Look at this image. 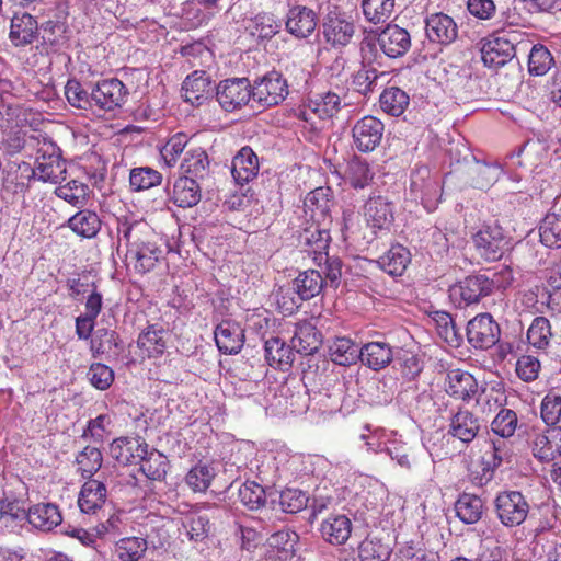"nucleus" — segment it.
I'll use <instances>...</instances> for the list:
<instances>
[{"mask_svg": "<svg viewBox=\"0 0 561 561\" xmlns=\"http://www.w3.org/2000/svg\"><path fill=\"white\" fill-rule=\"evenodd\" d=\"M360 346L348 337H335L329 345L330 359L340 366H351L359 360Z\"/></svg>", "mask_w": 561, "mask_h": 561, "instance_id": "40", "label": "nucleus"}, {"mask_svg": "<svg viewBox=\"0 0 561 561\" xmlns=\"http://www.w3.org/2000/svg\"><path fill=\"white\" fill-rule=\"evenodd\" d=\"M103 462V456L99 448L87 446L77 456L76 463L78 471L84 479H92V477L100 470Z\"/></svg>", "mask_w": 561, "mask_h": 561, "instance_id": "55", "label": "nucleus"}, {"mask_svg": "<svg viewBox=\"0 0 561 561\" xmlns=\"http://www.w3.org/2000/svg\"><path fill=\"white\" fill-rule=\"evenodd\" d=\"M339 94L328 91L308 99L307 107L321 119L333 117L342 107Z\"/></svg>", "mask_w": 561, "mask_h": 561, "instance_id": "45", "label": "nucleus"}, {"mask_svg": "<svg viewBox=\"0 0 561 561\" xmlns=\"http://www.w3.org/2000/svg\"><path fill=\"white\" fill-rule=\"evenodd\" d=\"M215 342L218 350L227 355L240 353L244 345V330L230 319L222 320L214 331Z\"/></svg>", "mask_w": 561, "mask_h": 561, "instance_id": "13", "label": "nucleus"}, {"mask_svg": "<svg viewBox=\"0 0 561 561\" xmlns=\"http://www.w3.org/2000/svg\"><path fill=\"white\" fill-rule=\"evenodd\" d=\"M37 179L42 182L60 183L66 180V161L61 158L60 148L51 140L44 139L37 149Z\"/></svg>", "mask_w": 561, "mask_h": 561, "instance_id": "5", "label": "nucleus"}, {"mask_svg": "<svg viewBox=\"0 0 561 561\" xmlns=\"http://www.w3.org/2000/svg\"><path fill=\"white\" fill-rule=\"evenodd\" d=\"M427 38L440 45H449L458 37V25L445 13H433L425 19Z\"/></svg>", "mask_w": 561, "mask_h": 561, "instance_id": "15", "label": "nucleus"}, {"mask_svg": "<svg viewBox=\"0 0 561 561\" xmlns=\"http://www.w3.org/2000/svg\"><path fill=\"white\" fill-rule=\"evenodd\" d=\"M26 518L35 528L44 531L54 529L62 520L59 507L53 503H38L31 506Z\"/></svg>", "mask_w": 561, "mask_h": 561, "instance_id": "33", "label": "nucleus"}, {"mask_svg": "<svg viewBox=\"0 0 561 561\" xmlns=\"http://www.w3.org/2000/svg\"><path fill=\"white\" fill-rule=\"evenodd\" d=\"M146 230H148V225L145 221H128L126 218L119 220L117 227L118 234L127 243L126 260L139 274L152 271L162 254L156 243L140 239V234Z\"/></svg>", "mask_w": 561, "mask_h": 561, "instance_id": "1", "label": "nucleus"}, {"mask_svg": "<svg viewBox=\"0 0 561 561\" xmlns=\"http://www.w3.org/2000/svg\"><path fill=\"white\" fill-rule=\"evenodd\" d=\"M106 486L96 479L88 480L80 490L78 505L81 512L94 514L106 501Z\"/></svg>", "mask_w": 561, "mask_h": 561, "instance_id": "31", "label": "nucleus"}, {"mask_svg": "<svg viewBox=\"0 0 561 561\" xmlns=\"http://www.w3.org/2000/svg\"><path fill=\"white\" fill-rule=\"evenodd\" d=\"M377 44L390 58L403 56L411 47V36L405 28L388 24L378 35Z\"/></svg>", "mask_w": 561, "mask_h": 561, "instance_id": "16", "label": "nucleus"}, {"mask_svg": "<svg viewBox=\"0 0 561 561\" xmlns=\"http://www.w3.org/2000/svg\"><path fill=\"white\" fill-rule=\"evenodd\" d=\"M496 285L493 278L483 273L466 276L448 289L449 299L457 308H466L479 304L493 294Z\"/></svg>", "mask_w": 561, "mask_h": 561, "instance_id": "2", "label": "nucleus"}, {"mask_svg": "<svg viewBox=\"0 0 561 561\" xmlns=\"http://www.w3.org/2000/svg\"><path fill=\"white\" fill-rule=\"evenodd\" d=\"M379 103L385 113L391 116H400L408 107L410 98L402 89L389 87L380 94Z\"/></svg>", "mask_w": 561, "mask_h": 561, "instance_id": "48", "label": "nucleus"}, {"mask_svg": "<svg viewBox=\"0 0 561 561\" xmlns=\"http://www.w3.org/2000/svg\"><path fill=\"white\" fill-rule=\"evenodd\" d=\"M480 430V419L467 409L460 408L449 419L448 434L463 444L471 443Z\"/></svg>", "mask_w": 561, "mask_h": 561, "instance_id": "17", "label": "nucleus"}, {"mask_svg": "<svg viewBox=\"0 0 561 561\" xmlns=\"http://www.w3.org/2000/svg\"><path fill=\"white\" fill-rule=\"evenodd\" d=\"M162 174L150 167H136L129 171V186L133 192H142L162 183Z\"/></svg>", "mask_w": 561, "mask_h": 561, "instance_id": "49", "label": "nucleus"}, {"mask_svg": "<svg viewBox=\"0 0 561 561\" xmlns=\"http://www.w3.org/2000/svg\"><path fill=\"white\" fill-rule=\"evenodd\" d=\"M211 80L205 71H194L182 84V98L193 106L202 105L211 95Z\"/></svg>", "mask_w": 561, "mask_h": 561, "instance_id": "22", "label": "nucleus"}, {"mask_svg": "<svg viewBox=\"0 0 561 561\" xmlns=\"http://www.w3.org/2000/svg\"><path fill=\"white\" fill-rule=\"evenodd\" d=\"M364 216L374 229H388L393 221L392 203L385 196L373 195L364 205Z\"/></svg>", "mask_w": 561, "mask_h": 561, "instance_id": "20", "label": "nucleus"}, {"mask_svg": "<svg viewBox=\"0 0 561 561\" xmlns=\"http://www.w3.org/2000/svg\"><path fill=\"white\" fill-rule=\"evenodd\" d=\"M265 358L270 366L288 370L295 360V351L279 337H271L264 343Z\"/></svg>", "mask_w": 561, "mask_h": 561, "instance_id": "37", "label": "nucleus"}, {"mask_svg": "<svg viewBox=\"0 0 561 561\" xmlns=\"http://www.w3.org/2000/svg\"><path fill=\"white\" fill-rule=\"evenodd\" d=\"M493 510L501 525L505 528H515L527 519L530 505L520 491L505 490L495 495Z\"/></svg>", "mask_w": 561, "mask_h": 561, "instance_id": "3", "label": "nucleus"}, {"mask_svg": "<svg viewBox=\"0 0 561 561\" xmlns=\"http://www.w3.org/2000/svg\"><path fill=\"white\" fill-rule=\"evenodd\" d=\"M280 510L288 514H295L306 508L309 496L298 489H286L274 496Z\"/></svg>", "mask_w": 561, "mask_h": 561, "instance_id": "59", "label": "nucleus"}, {"mask_svg": "<svg viewBox=\"0 0 561 561\" xmlns=\"http://www.w3.org/2000/svg\"><path fill=\"white\" fill-rule=\"evenodd\" d=\"M322 344L321 332L309 321L297 324L295 334L291 339V346L295 352L311 355L316 353Z\"/></svg>", "mask_w": 561, "mask_h": 561, "instance_id": "29", "label": "nucleus"}, {"mask_svg": "<svg viewBox=\"0 0 561 561\" xmlns=\"http://www.w3.org/2000/svg\"><path fill=\"white\" fill-rule=\"evenodd\" d=\"M455 512L462 523L476 524L483 515L484 504L480 496L463 493L455 503Z\"/></svg>", "mask_w": 561, "mask_h": 561, "instance_id": "44", "label": "nucleus"}, {"mask_svg": "<svg viewBox=\"0 0 561 561\" xmlns=\"http://www.w3.org/2000/svg\"><path fill=\"white\" fill-rule=\"evenodd\" d=\"M167 335L168 332L161 325L150 324L138 335L137 346L149 358L160 357L167 348Z\"/></svg>", "mask_w": 561, "mask_h": 561, "instance_id": "32", "label": "nucleus"}, {"mask_svg": "<svg viewBox=\"0 0 561 561\" xmlns=\"http://www.w3.org/2000/svg\"><path fill=\"white\" fill-rule=\"evenodd\" d=\"M216 510V507L208 505L187 518L184 527L191 540L201 542L208 536L211 528L210 517H214Z\"/></svg>", "mask_w": 561, "mask_h": 561, "instance_id": "43", "label": "nucleus"}, {"mask_svg": "<svg viewBox=\"0 0 561 561\" xmlns=\"http://www.w3.org/2000/svg\"><path fill=\"white\" fill-rule=\"evenodd\" d=\"M128 90L125 84L116 79L102 80L91 90L94 113L112 112L122 107L126 102Z\"/></svg>", "mask_w": 561, "mask_h": 561, "instance_id": "10", "label": "nucleus"}, {"mask_svg": "<svg viewBox=\"0 0 561 561\" xmlns=\"http://www.w3.org/2000/svg\"><path fill=\"white\" fill-rule=\"evenodd\" d=\"M322 539L333 546L344 545L352 534V522L346 515H331L320 524Z\"/></svg>", "mask_w": 561, "mask_h": 561, "instance_id": "27", "label": "nucleus"}, {"mask_svg": "<svg viewBox=\"0 0 561 561\" xmlns=\"http://www.w3.org/2000/svg\"><path fill=\"white\" fill-rule=\"evenodd\" d=\"M362 8L365 18L371 23L386 22L394 9V0H363Z\"/></svg>", "mask_w": 561, "mask_h": 561, "instance_id": "62", "label": "nucleus"}, {"mask_svg": "<svg viewBox=\"0 0 561 561\" xmlns=\"http://www.w3.org/2000/svg\"><path fill=\"white\" fill-rule=\"evenodd\" d=\"M374 173L368 162L362 158H352L346 168V181L352 187L358 190L368 186L373 180Z\"/></svg>", "mask_w": 561, "mask_h": 561, "instance_id": "53", "label": "nucleus"}, {"mask_svg": "<svg viewBox=\"0 0 561 561\" xmlns=\"http://www.w3.org/2000/svg\"><path fill=\"white\" fill-rule=\"evenodd\" d=\"M540 241L548 248H561V214L548 213L539 226Z\"/></svg>", "mask_w": 561, "mask_h": 561, "instance_id": "51", "label": "nucleus"}, {"mask_svg": "<svg viewBox=\"0 0 561 561\" xmlns=\"http://www.w3.org/2000/svg\"><path fill=\"white\" fill-rule=\"evenodd\" d=\"M393 360L401 377L407 381L415 380L424 367L421 356L411 350H398L394 353Z\"/></svg>", "mask_w": 561, "mask_h": 561, "instance_id": "46", "label": "nucleus"}, {"mask_svg": "<svg viewBox=\"0 0 561 561\" xmlns=\"http://www.w3.org/2000/svg\"><path fill=\"white\" fill-rule=\"evenodd\" d=\"M445 390L451 398L469 402L477 398L479 385L470 373L462 369H451L446 375Z\"/></svg>", "mask_w": 561, "mask_h": 561, "instance_id": "12", "label": "nucleus"}, {"mask_svg": "<svg viewBox=\"0 0 561 561\" xmlns=\"http://www.w3.org/2000/svg\"><path fill=\"white\" fill-rule=\"evenodd\" d=\"M293 285L294 290L299 295L298 299L306 301L318 296L322 291L325 280L319 271L307 270L299 273V275L293 280Z\"/></svg>", "mask_w": 561, "mask_h": 561, "instance_id": "41", "label": "nucleus"}, {"mask_svg": "<svg viewBox=\"0 0 561 561\" xmlns=\"http://www.w3.org/2000/svg\"><path fill=\"white\" fill-rule=\"evenodd\" d=\"M411 262V253L402 244H392L390 249L377 260L378 266L391 276H401Z\"/></svg>", "mask_w": 561, "mask_h": 561, "instance_id": "38", "label": "nucleus"}, {"mask_svg": "<svg viewBox=\"0 0 561 561\" xmlns=\"http://www.w3.org/2000/svg\"><path fill=\"white\" fill-rule=\"evenodd\" d=\"M168 196L178 207L191 208L199 203L202 191L196 179L184 175L174 181Z\"/></svg>", "mask_w": 561, "mask_h": 561, "instance_id": "26", "label": "nucleus"}, {"mask_svg": "<svg viewBox=\"0 0 561 561\" xmlns=\"http://www.w3.org/2000/svg\"><path fill=\"white\" fill-rule=\"evenodd\" d=\"M410 191L415 198H420L424 208L432 211L438 203L439 183L425 178L422 171L411 176Z\"/></svg>", "mask_w": 561, "mask_h": 561, "instance_id": "30", "label": "nucleus"}, {"mask_svg": "<svg viewBox=\"0 0 561 561\" xmlns=\"http://www.w3.org/2000/svg\"><path fill=\"white\" fill-rule=\"evenodd\" d=\"M252 88L253 101L263 107L278 105L288 95L287 80L278 71H270L254 80Z\"/></svg>", "mask_w": 561, "mask_h": 561, "instance_id": "8", "label": "nucleus"}, {"mask_svg": "<svg viewBox=\"0 0 561 561\" xmlns=\"http://www.w3.org/2000/svg\"><path fill=\"white\" fill-rule=\"evenodd\" d=\"M330 239L328 224L321 222H312L298 237L299 243L305 248V251L313 253L316 255L314 260L320 262L323 260V254L329 248Z\"/></svg>", "mask_w": 561, "mask_h": 561, "instance_id": "21", "label": "nucleus"}, {"mask_svg": "<svg viewBox=\"0 0 561 561\" xmlns=\"http://www.w3.org/2000/svg\"><path fill=\"white\" fill-rule=\"evenodd\" d=\"M383 131L385 125L379 118L366 115L352 127L353 144L360 152H371L381 144Z\"/></svg>", "mask_w": 561, "mask_h": 561, "instance_id": "11", "label": "nucleus"}, {"mask_svg": "<svg viewBox=\"0 0 561 561\" xmlns=\"http://www.w3.org/2000/svg\"><path fill=\"white\" fill-rule=\"evenodd\" d=\"M148 444L140 438L119 437L110 445L111 456L121 465L128 466L138 462L140 453L146 455Z\"/></svg>", "mask_w": 561, "mask_h": 561, "instance_id": "28", "label": "nucleus"}, {"mask_svg": "<svg viewBox=\"0 0 561 561\" xmlns=\"http://www.w3.org/2000/svg\"><path fill=\"white\" fill-rule=\"evenodd\" d=\"M67 23L60 18L49 19L39 26V36L44 44L59 48L66 43Z\"/></svg>", "mask_w": 561, "mask_h": 561, "instance_id": "54", "label": "nucleus"}, {"mask_svg": "<svg viewBox=\"0 0 561 561\" xmlns=\"http://www.w3.org/2000/svg\"><path fill=\"white\" fill-rule=\"evenodd\" d=\"M466 336L476 350H489L500 342L501 329L490 313H480L467 323Z\"/></svg>", "mask_w": 561, "mask_h": 561, "instance_id": "9", "label": "nucleus"}, {"mask_svg": "<svg viewBox=\"0 0 561 561\" xmlns=\"http://www.w3.org/2000/svg\"><path fill=\"white\" fill-rule=\"evenodd\" d=\"M515 56V45L512 39L505 36H494L483 42L481 58L483 64L490 68L504 66Z\"/></svg>", "mask_w": 561, "mask_h": 561, "instance_id": "14", "label": "nucleus"}, {"mask_svg": "<svg viewBox=\"0 0 561 561\" xmlns=\"http://www.w3.org/2000/svg\"><path fill=\"white\" fill-rule=\"evenodd\" d=\"M282 28V22L271 13H260L250 20L247 30L259 41H268Z\"/></svg>", "mask_w": 561, "mask_h": 561, "instance_id": "47", "label": "nucleus"}, {"mask_svg": "<svg viewBox=\"0 0 561 561\" xmlns=\"http://www.w3.org/2000/svg\"><path fill=\"white\" fill-rule=\"evenodd\" d=\"M333 199L330 187H317L307 194L304 206L313 222L330 224Z\"/></svg>", "mask_w": 561, "mask_h": 561, "instance_id": "24", "label": "nucleus"}, {"mask_svg": "<svg viewBox=\"0 0 561 561\" xmlns=\"http://www.w3.org/2000/svg\"><path fill=\"white\" fill-rule=\"evenodd\" d=\"M215 477V470L210 465L198 462L186 474V484L194 492H205Z\"/></svg>", "mask_w": 561, "mask_h": 561, "instance_id": "61", "label": "nucleus"}, {"mask_svg": "<svg viewBox=\"0 0 561 561\" xmlns=\"http://www.w3.org/2000/svg\"><path fill=\"white\" fill-rule=\"evenodd\" d=\"M208 167V156L201 148L187 151L183 162L181 163V170L183 173L196 180H202L207 175Z\"/></svg>", "mask_w": 561, "mask_h": 561, "instance_id": "50", "label": "nucleus"}, {"mask_svg": "<svg viewBox=\"0 0 561 561\" xmlns=\"http://www.w3.org/2000/svg\"><path fill=\"white\" fill-rule=\"evenodd\" d=\"M530 445L534 457L539 461L554 460L557 455H561V427H551L545 432L535 433Z\"/></svg>", "mask_w": 561, "mask_h": 561, "instance_id": "18", "label": "nucleus"}, {"mask_svg": "<svg viewBox=\"0 0 561 561\" xmlns=\"http://www.w3.org/2000/svg\"><path fill=\"white\" fill-rule=\"evenodd\" d=\"M220 0H186L183 3V14L186 18L197 20L198 25L207 22L210 18L220 11Z\"/></svg>", "mask_w": 561, "mask_h": 561, "instance_id": "52", "label": "nucleus"}, {"mask_svg": "<svg viewBox=\"0 0 561 561\" xmlns=\"http://www.w3.org/2000/svg\"><path fill=\"white\" fill-rule=\"evenodd\" d=\"M259 172V159L254 151L245 146L232 159L231 173L239 183H248Z\"/></svg>", "mask_w": 561, "mask_h": 561, "instance_id": "36", "label": "nucleus"}, {"mask_svg": "<svg viewBox=\"0 0 561 561\" xmlns=\"http://www.w3.org/2000/svg\"><path fill=\"white\" fill-rule=\"evenodd\" d=\"M472 241L478 254L486 262L501 260L508 245L504 230L497 221L482 225L472 236Z\"/></svg>", "mask_w": 561, "mask_h": 561, "instance_id": "6", "label": "nucleus"}, {"mask_svg": "<svg viewBox=\"0 0 561 561\" xmlns=\"http://www.w3.org/2000/svg\"><path fill=\"white\" fill-rule=\"evenodd\" d=\"M554 65L550 50L542 44H535L528 55V71L531 76H545Z\"/></svg>", "mask_w": 561, "mask_h": 561, "instance_id": "56", "label": "nucleus"}, {"mask_svg": "<svg viewBox=\"0 0 561 561\" xmlns=\"http://www.w3.org/2000/svg\"><path fill=\"white\" fill-rule=\"evenodd\" d=\"M147 550V541L140 537H126L116 542L115 553L119 561H139Z\"/></svg>", "mask_w": 561, "mask_h": 561, "instance_id": "57", "label": "nucleus"}, {"mask_svg": "<svg viewBox=\"0 0 561 561\" xmlns=\"http://www.w3.org/2000/svg\"><path fill=\"white\" fill-rule=\"evenodd\" d=\"M113 347H119V336L114 330L99 329L90 340V351L94 358L110 352Z\"/></svg>", "mask_w": 561, "mask_h": 561, "instance_id": "63", "label": "nucleus"}, {"mask_svg": "<svg viewBox=\"0 0 561 561\" xmlns=\"http://www.w3.org/2000/svg\"><path fill=\"white\" fill-rule=\"evenodd\" d=\"M251 99L253 100V88L248 78L221 80L216 87V100L226 112L242 108Z\"/></svg>", "mask_w": 561, "mask_h": 561, "instance_id": "7", "label": "nucleus"}, {"mask_svg": "<svg viewBox=\"0 0 561 561\" xmlns=\"http://www.w3.org/2000/svg\"><path fill=\"white\" fill-rule=\"evenodd\" d=\"M551 335L550 322L545 317H536L527 331L529 344L538 350H543L549 345Z\"/></svg>", "mask_w": 561, "mask_h": 561, "instance_id": "64", "label": "nucleus"}, {"mask_svg": "<svg viewBox=\"0 0 561 561\" xmlns=\"http://www.w3.org/2000/svg\"><path fill=\"white\" fill-rule=\"evenodd\" d=\"M323 35L333 47H344L350 44L355 33V26L345 12L330 2L322 7Z\"/></svg>", "mask_w": 561, "mask_h": 561, "instance_id": "4", "label": "nucleus"}, {"mask_svg": "<svg viewBox=\"0 0 561 561\" xmlns=\"http://www.w3.org/2000/svg\"><path fill=\"white\" fill-rule=\"evenodd\" d=\"M55 195L71 206L80 208L87 204L88 186L77 180H72L65 185L56 187Z\"/></svg>", "mask_w": 561, "mask_h": 561, "instance_id": "60", "label": "nucleus"}, {"mask_svg": "<svg viewBox=\"0 0 561 561\" xmlns=\"http://www.w3.org/2000/svg\"><path fill=\"white\" fill-rule=\"evenodd\" d=\"M391 552L390 545L377 537L365 539L358 547V556L362 561H387Z\"/></svg>", "mask_w": 561, "mask_h": 561, "instance_id": "58", "label": "nucleus"}, {"mask_svg": "<svg viewBox=\"0 0 561 561\" xmlns=\"http://www.w3.org/2000/svg\"><path fill=\"white\" fill-rule=\"evenodd\" d=\"M276 493H266L264 488L254 481L244 482L239 489V499L241 503L250 511H256L270 503L271 508H275Z\"/></svg>", "mask_w": 561, "mask_h": 561, "instance_id": "39", "label": "nucleus"}, {"mask_svg": "<svg viewBox=\"0 0 561 561\" xmlns=\"http://www.w3.org/2000/svg\"><path fill=\"white\" fill-rule=\"evenodd\" d=\"M393 357V348L386 341L367 342L360 346L359 362L374 371L386 368Z\"/></svg>", "mask_w": 561, "mask_h": 561, "instance_id": "23", "label": "nucleus"}, {"mask_svg": "<svg viewBox=\"0 0 561 561\" xmlns=\"http://www.w3.org/2000/svg\"><path fill=\"white\" fill-rule=\"evenodd\" d=\"M138 461L140 462V471L148 479L161 481L165 478L169 469V461L167 457L157 449L149 450L148 447L146 455L140 453Z\"/></svg>", "mask_w": 561, "mask_h": 561, "instance_id": "42", "label": "nucleus"}, {"mask_svg": "<svg viewBox=\"0 0 561 561\" xmlns=\"http://www.w3.org/2000/svg\"><path fill=\"white\" fill-rule=\"evenodd\" d=\"M66 226L81 238L93 239L100 232L102 221L94 210L81 209L67 220Z\"/></svg>", "mask_w": 561, "mask_h": 561, "instance_id": "34", "label": "nucleus"}, {"mask_svg": "<svg viewBox=\"0 0 561 561\" xmlns=\"http://www.w3.org/2000/svg\"><path fill=\"white\" fill-rule=\"evenodd\" d=\"M39 36V24L36 19L27 12H15L11 19L9 38L11 43L19 46L32 44Z\"/></svg>", "mask_w": 561, "mask_h": 561, "instance_id": "19", "label": "nucleus"}, {"mask_svg": "<svg viewBox=\"0 0 561 561\" xmlns=\"http://www.w3.org/2000/svg\"><path fill=\"white\" fill-rule=\"evenodd\" d=\"M36 175V170L28 162L12 161L7 167L4 183L12 187L15 194L25 193Z\"/></svg>", "mask_w": 561, "mask_h": 561, "instance_id": "35", "label": "nucleus"}, {"mask_svg": "<svg viewBox=\"0 0 561 561\" xmlns=\"http://www.w3.org/2000/svg\"><path fill=\"white\" fill-rule=\"evenodd\" d=\"M318 24L316 12L305 5H296L287 13L286 30L297 38L310 36Z\"/></svg>", "mask_w": 561, "mask_h": 561, "instance_id": "25", "label": "nucleus"}]
</instances>
